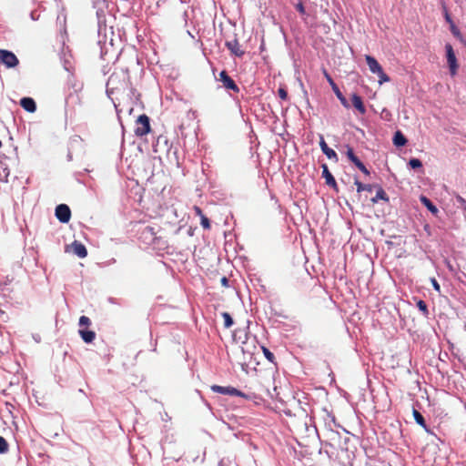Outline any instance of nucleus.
I'll list each match as a JSON object with an SVG mask.
<instances>
[{"label":"nucleus","mask_w":466,"mask_h":466,"mask_svg":"<svg viewBox=\"0 0 466 466\" xmlns=\"http://www.w3.org/2000/svg\"><path fill=\"white\" fill-rule=\"evenodd\" d=\"M0 63L7 68H14L19 64V60L13 52L0 49Z\"/></svg>","instance_id":"obj_4"},{"label":"nucleus","mask_w":466,"mask_h":466,"mask_svg":"<svg viewBox=\"0 0 466 466\" xmlns=\"http://www.w3.org/2000/svg\"><path fill=\"white\" fill-rule=\"evenodd\" d=\"M76 99L78 100V102L80 103L79 96H78L77 95H76Z\"/></svg>","instance_id":"obj_42"},{"label":"nucleus","mask_w":466,"mask_h":466,"mask_svg":"<svg viewBox=\"0 0 466 466\" xmlns=\"http://www.w3.org/2000/svg\"><path fill=\"white\" fill-rule=\"evenodd\" d=\"M220 282H221V285L225 288H228L229 287V284H228V279L227 277H222L221 279H220Z\"/></svg>","instance_id":"obj_36"},{"label":"nucleus","mask_w":466,"mask_h":466,"mask_svg":"<svg viewBox=\"0 0 466 466\" xmlns=\"http://www.w3.org/2000/svg\"><path fill=\"white\" fill-rule=\"evenodd\" d=\"M296 9L300 13V14H305V8L302 5V3H299L297 5H296Z\"/></svg>","instance_id":"obj_37"},{"label":"nucleus","mask_w":466,"mask_h":466,"mask_svg":"<svg viewBox=\"0 0 466 466\" xmlns=\"http://www.w3.org/2000/svg\"><path fill=\"white\" fill-rule=\"evenodd\" d=\"M418 307H419L420 309H421L423 311H427V305H426V303L423 300H420L418 302Z\"/></svg>","instance_id":"obj_35"},{"label":"nucleus","mask_w":466,"mask_h":466,"mask_svg":"<svg viewBox=\"0 0 466 466\" xmlns=\"http://www.w3.org/2000/svg\"><path fill=\"white\" fill-rule=\"evenodd\" d=\"M351 162L354 163L356 167H358V165H360L359 163H361V161L359 159V157L357 156L353 157Z\"/></svg>","instance_id":"obj_41"},{"label":"nucleus","mask_w":466,"mask_h":466,"mask_svg":"<svg viewBox=\"0 0 466 466\" xmlns=\"http://www.w3.org/2000/svg\"><path fill=\"white\" fill-rule=\"evenodd\" d=\"M431 284L435 290H437L438 292L441 291L440 284L438 283V281L435 279H431Z\"/></svg>","instance_id":"obj_34"},{"label":"nucleus","mask_w":466,"mask_h":466,"mask_svg":"<svg viewBox=\"0 0 466 466\" xmlns=\"http://www.w3.org/2000/svg\"><path fill=\"white\" fill-rule=\"evenodd\" d=\"M278 94H279V96L280 97V99H282V100L288 99V92L285 88L279 87L278 90Z\"/></svg>","instance_id":"obj_29"},{"label":"nucleus","mask_w":466,"mask_h":466,"mask_svg":"<svg viewBox=\"0 0 466 466\" xmlns=\"http://www.w3.org/2000/svg\"><path fill=\"white\" fill-rule=\"evenodd\" d=\"M200 224L204 229H210L211 228L210 221L205 215L200 218Z\"/></svg>","instance_id":"obj_25"},{"label":"nucleus","mask_w":466,"mask_h":466,"mask_svg":"<svg viewBox=\"0 0 466 466\" xmlns=\"http://www.w3.org/2000/svg\"><path fill=\"white\" fill-rule=\"evenodd\" d=\"M193 210L195 212V215L199 217V218L204 216L202 209L199 207L194 206Z\"/></svg>","instance_id":"obj_32"},{"label":"nucleus","mask_w":466,"mask_h":466,"mask_svg":"<svg viewBox=\"0 0 466 466\" xmlns=\"http://www.w3.org/2000/svg\"><path fill=\"white\" fill-rule=\"evenodd\" d=\"M193 210L195 212V215L199 217V218L204 216L202 209L199 207L194 206Z\"/></svg>","instance_id":"obj_31"},{"label":"nucleus","mask_w":466,"mask_h":466,"mask_svg":"<svg viewBox=\"0 0 466 466\" xmlns=\"http://www.w3.org/2000/svg\"><path fill=\"white\" fill-rule=\"evenodd\" d=\"M409 165L411 168H419L422 167V163L419 158H411L409 161Z\"/></svg>","instance_id":"obj_24"},{"label":"nucleus","mask_w":466,"mask_h":466,"mask_svg":"<svg viewBox=\"0 0 466 466\" xmlns=\"http://www.w3.org/2000/svg\"><path fill=\"white\" fill-rule=\"evenodd\" d=\"M445 20L450 24V25H451V23H453L450 14L448 13L447 10L445 11Z\"/></svg>","instance_id":"obj_38"},{"label":"nucleus","mask_w":466,"mask_h":466,"mask_svg":"<svg viewBox=\"0 0 466 466\" xmlns=\"http://www.w3.org/2000/svg\"><path fill=\"white\" fill-rule=\"evenodd\" d=\"M218 81L223 84V86L228 90H232L235 93L239 92V87L235 81L228 76L227 71L223 70L219 74Z\"/></svg>","instance_id":"obj_7"},{"label":"nucleus","mask_w":466,"mask_h":466,"mask_svg":"<svg viewBox=\"0 0 466 466\" xmlns=\"http://www.w3.org/2000/svg\"><path fill=\"white\" fill-rule=\"evenodd\" d=\"M211 390L214 392H218L223 395H230V396H239L245 399H248V397L242 391L237 390L234 387H223L219 385H212Z\"/></svg>","instance_id":"obj_5"},{"label":"nucleus","mask_w":466,"mask_h":466,"mask_svg":"<svg viewBox=\"0 0 466 466\" xmlns=\"http://www.w3.org/2000/svg\"><path fill=\"white\" fill-rule=\"evenodd\" d=\"M380 199L387 201V202L389 201V197L387 196L386 192L384 191V189L381 187H379L376 196L371 198V202L377 203L378 200H380Z\"/></svg>","instance_id":"obj_19"},{"label":"nucleus","mask_w":466,"mask_h":466,"mask_svg":"<svg viewBox=\"0 0 466 466\" xmlns=\"http://www.w3.org/2000/svg\"><path fill=\"white\" fill-rule=\"evenodd\" d=\"M366 62L369 66V68L371 73L376 74L379 76V84L382 85L383 83L390 82V76L384 73L381 66L379 62L371 56L367 55L365 56Z\"/></svg>","instance_id":"obj_1"},{"label":"nucleus","mask_w":466,"mask_h":466,"mask_svg":"<svg viewBox=\"0 0 466 466\" xmlns=\"http://www.w3.org/2000/svg\"><path fill=\"white\" fill-rule=\"evenodd\" d=\"M151 132L150 119L146 115H140L136 120V127L134 133L137 137H144Z\"/></svg>","instance_id":"obj_2"},{"label":"nucleus","mask_w":466,"mask_h":466,"mask_svg":"<svg viewBox=\"0 0 466 466\" xmlns=\"http://www.w3.org/2000/svg\"><path fill=\"white\" fill-rule=\"evenodd\" d=\"M262 351L265 356V358L271 363L275 362V356L274 354L266 347L262 346Z\"/></svg>","instance_id":"obj_22"},{"label":"nucleus","mask_w":466,"mask_h":466,"mask_svg":"<svg viewBox=\"0 0 466 466\" xmlns=\"http://www.w3.org/2000/svg\"><path fill=\"white\" fill-rule=\"evenodd\" d=\"M319 146L322 152L327 156L328 158L334 159L336 162L338 161L337 153L332 148L328 147L323 137H320Z\"/></svg>","instance_id":"obj_11"},{"label":"nucleus","mask_w":466,"mask_h":466,"mask_svg":"<svg viewBox=\"0 0 466 466\" xmlns=\"http://www.w3.org/2000/svg\"><path fill=\"white\" fill-rule=\"evenodd\" d=\"M322 167V177L325 178V182L328 186L334 188L336 191H338V185L337 182L332 176V174L329 172L328 166L326 164L321 165Z\"/></svg>","instance_id":"obj_9"},{"label":"nucleus","mask_w":466,"mask_h":466,"mask_svg":"<svg viewBox=\"0 0 466 466\" xmlns=\"http://www.w3.org/2000/svg\"><path fill=\"white\" fill-rule=\"evenodd\" d=\"M56 217L62 223H67L71 218V210L66 204H60L56 208Z\"/></svg>","instance_id":"obj_8"},{"label":"nucleus","mask_w":466,"mask_h":466,"mask_svg":"<svg viewBox=\"0 0 466 466\" xmlns=\"http://www.w3.org/2000/svg\"><path fill=\"white\" fill-rule=\"evenodd\" d=\"M360 165H358V168L363 172L365 175H370V171L367 169V167L364 166V164L361 162V163H359Z\"/></svg>","instance_id":"obj_33"},{"label":"nucleus","mask_w":466,"mask_h":466,"mask_svg":"<svg viewBox=\"0 0 466 466\" xmlns=\"http://www.w3.org/2000/svg\"><path fill=\"white\" fill-rule=\"evenodd\" d=\"M346 155H347L348 158H349L350 161L353 159V157H356V155L354 154L353 149H352L350 147H347Z\"/></svg>","instance_id":"obj_30"},{"label":"nucleus","mask_w":466,"mask_h":466,"mask_svg":"<svg viewBox=\"0 0 466 466\" xmlns=\"http://www.w3.org/2000/svg\"><path fill=\"white\" fill-rule=\"evenodd\" d=\"M116 77H117L116 74L111 75V76L109 77L108 83L114 84Z\"/></svg>","instance_id":"obj_40"},{"label":"nucleus","mask_w":466,"mask_h":466,"mask_svg":"<svg viewBox=\"0 0 466 466\" xmlns=\"http://www.w3.org/2000/svg\"><path fill=\"white\" fill-rule=\"evenodd\" d=\"M330 434L332 435L331 440L338 439V441H339V434L338 432H334V431H331Z\"/></svg>","instance_id":"obj_39"},{"label":"nucleus","mask_w":466,"mask_h":466,"mask_svg":"<svg viewBox=\"0 0 466 466\" xmlns=\"http://www.w3.org/2000/svg\"><path fill=\"white\" fill-rule=\"evenodd\" d=\"M221 316L224 319V327L229 329L234 323L232 317L228 312H223Z\"/></svg>","instance_id":"obj_21"},{"label":"nucleus","mask_w":466,"mask_h":466,"mask_svg":"<svg viewBox=\"0 0 466 466\" xmlns=\"http://www.w3.org/2000/svg\"><path fill=\"white\" fill-rule=\"evenodd\" d=\"M450 28L454 36H456L457 38H461V34L454 23H451V25H450Z\"/></svg>","instance_id":"obj_27"},{"label":"nucleus","mask_w":466,"mask_h":466,"mask_svg":"<svg viewBox=\"0 0 466 466\" xmlns=\"http://www.w3.org/2000/svg\"><path fill=\"white\" fill-rule=\"evenodd\" d=\"M445 51H446V58H447V63L449 65L450 72H451V75L453 76L457 74V71L459 68L455 52L453 50L452 46L449 43L445 45Z\"/></svg>","instance_id":"obj_3"},{"label":"nucleus","mask_w":466,"mask_h":466,"mask_svg":"<svg viewBox=\"0 0 466 466\" xmlns=\"http://www.w3.org/2000/svg\"><path fill=\"white\" fill-rule=\"evenodd\" d=\"M456 200L460 205V208L464 210L466 208V199L460 195H456Z\"/></svg>","instance_id":"obj_28"},{"label":"nucleus","mask_w":466,"mask_h":466,"mask_svg":"<svg viewBox=\"0 0 466 466\" xmlns=\"http://www.w3.org/2000/svg\"><path fill=\"white\" fill-rule=\"evenodd\" d=\"M226 46L233 55L237 56H242L244 55V50H242L239 42L236 38L231 41H227Z\"/></svg>","instance_id":"obj_10"},{"label":"nucleus","mask_w":466,"mask_h":466,"mask_svg":"<svg viewBox=\"0 0 466 466\" xmlns=\"http://www.w3.org/2000/svg\"><path fill=\"white\" fill-rule=\"evenodd\" d=\"M412 414H413V417H414V420H416V422L428 431L425 419L421 415V413L419 410L413 409Z\"/></svg>","instance_id":"obj_18"},{"label":"nucleus","mask_w":466,"mask_h":466,"mask_svg":"<svg viewBox=\"0 0 466 466\" xmlns=\"http://www.w3.org/2000/svg\"><path fill=\"white\" fill-rule=\"evenodd\" d=\"M79 325L80 326L88 327V326L91 325V320L86 316H81L80 319H79Z\"/></svg>","instance_id":"obj_26"},{"label":"nucleus","mask_w":466,"mask_h":466,"mask_svg":"<svg viewBox=\"0 0 466 466\" xmlns=\"http://www.w3.org/2000/svg\"><path fill=\"white\" fill-rule=\"evenodd\" d=\"M78 333L86 343H91L96 339V333L92 330L79 329Z\"/></svg>","instance_id":"obj_15"},{"label":"nucleus","mask_w":466,"mask_h":466,"mask_svg":"<svg viewBox=\"0 0 466 466\" xmlns=\"http://www.w3.org/2000/svg\"><path fill=\"white\" fill-rule=\"evenodd\" d=\"M420 202L435 216L439 213L437 207L425 196H420Z\"/></svg>","instance_id":"obj_16"},{"label":"nucleus","mask_w":466,"mask_h":466,"mask_svg":"<svg viewBox=\"0 0 466 466\" xmlns=\"http://www.w3.org/2000/svg\"><path fill=\"white\" fill-rule=\"evenodd\" d=\"M8 451V443L6 440L0 436V453H5Z\"/></svg>","instance_id":"obj_23"},{"label":"nucleus","mask_w":466,"mask_h":466,"mask_svg":"<svg viewBox=\"0 0 466 466\" xmlns=\"http://www.w3.org/2000/svg\"><path fill=\"white\" fill-rule=\"evenodd\" d=\"M351 101H352V105L360 113V114H365L366 113V108H365V106L363 104V101H362V98L357 95V94H353L352 96H351Z\"/></svg>","instance_id":"obj_14"},{"label":"nucleus","mask_w":466,"mask_h":466,"mask_svg":"<svg viewBox=\"0 0 466 466\" xmlns=\"http://www.w3.org/2000/svg\"><path fill=\"white\" fill-rule=\"evenodd\" d=\"M72 249L73 252L81 258H86L87 256V250L86 247L78 241H75L72 244Z\"/></svg>","instance_id":"obj_13"},{"label":"nucleus","mask_w":466,"mask_h":466,"mask_svg":"<svg viewBox=\"0 0 466 466\" xmlns=\"http://www.w3.org/2000/svg\"><path fill=\"white\" fill-rule=\"evenodd\" d=\"M463 211H464V214H465V216H466V208H465Z\"/></svg>","instance_id":"obj_43"},{"label":"nucleus","mask_w":466,"mask_h":466,"mask_svg":"<svg viewBox=\"0 0 466 466\" xmlns=\"http://www.w3.org/2000/svg\"><path fill=\"white\" fill-rule=\"evenodd\" d=\"M20 106L29 113H34L36 110V104L31 97H23L20 100Z\"/></svg>","instance_id":"obj_12"},{"label":"nucleus","mask_w":466,"mask_h":466,"mask_svg":"<svg viewBox=\"0 0 466 466\" xmlns=\"http://www.w3.org/2000/svg\"><path fill=\"white\" fill-rule=\"evenodd\" d=\"M354 184L356 185L357 187V191L360 193L361 191H369V192H371L372 191V187L373 186L372 185H366V184H362L361 182H360L358 179H355V182Z\"/></svg>","instance_id":"obj_20"},{"label":"nucleus","mask_w":466,"mask_h":466,"mask_svg":"<svg viewBox=\"0 0 466 466\" xmlns=\"http://www.w3.org/2000/svg\"><path fill=\"white\" fill-rule=\"evenodd\" d=\"M323 74H324V76L326 77L327 81L329 82V84L330 85L333 92L335 93L336 96L339 98V100L340 101V103L342 104V106L346 108H349L350 107V104L348 102V100L346 99V97L342 95V93L340 92L339 86H337V84L334 82V80L332 79V77L329 76V74L327 72L326 69L323 70Z\"/></svg>","instance_id":"obj_6"},{"label":"nucleus","mask_w":466,"mask_h":466,"mask_svg":"<svg viewBox=\"0 0 466 466\" xmlns=\"http://www.w3.org/2000/svg\"><path fill=\"white\" fill-rule=\"evenodd\" d=\"M406 143H407V139L403 136V134L400 131H397L393 137V144L396 147H403L406 145Z\"/></svg>","instance_id":"obj_17"}]
</instances>
